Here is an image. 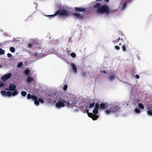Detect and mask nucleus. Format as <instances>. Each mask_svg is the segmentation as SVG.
Returning a JSON list of instances; mask_svg holds the SVG:
<instances>
[{
	"mask_svg": "<svg viewBox=\"0 0 152 152\" xmlns=\"http://www.w3.org/2000/svg\"><path fill=\"white\" fill-rule=\"evenodd\" d=\"M48 99L51 103H55L56 107L59 109L67 105L72 107L75 112H77L79 110L78 107L76 106L77 103L76 97L73 96H71L69 98L67 96L68 99L67 101H66V97H64L61 94L56 91L51 93L48 95Z\"/></svg>",
	"mask_w": 152,
	"mask_h": 152,
	"instance_id": "nucleus-1",
	"label": "nucleus"
},
{
	"mask_svg": "<svg viewBox=\"0 0 152 152\" xmlns=\"http://www.w3.org/2000/svg\"><path fill=\"white\" fill-rule=\"evenodd\" d=\"M30 42H27V47L29 49L34 50L35 53L34 56L35 57L40 59L45 56V50L41 47L42 40L36 38L30 39Z\"/></svg>",
	"mask_w": 152,
	"mask_h": 152,
	"instance_id": "nucleus-2",
	"label": "nucleus"
},
{
	"mask_svg": "<svg viewBox=\"0 0 152 152\" xmlns=\"http://www.w3.org/2000/svg\"><path fill=\"white\" fill-rule=\"evenodd\" d=\"M93 8L96 10V13L101 15L104 14L106 17H108L109 15H116L118 12L117 9L111 10L109 9L107 5H102L101 3H96L93 7Z\"/></svg>",
	"mask_w": 152,
	"mask_h": 152,
	"instance_id": "nucleus-3",
	"label": "nucleus"
},
{
	"mask_svg": "<svg viewBox=\"0 0 152 152\" xmlns=\"http://www.w3.org/2000/svg\"><path fill=\"white\" fill-rule=\"evenodd\" d=\"M105 106L104 105V103H102L100 104L98 103H96L94 106V108L93 110V114L88 113V116L91 118L93 120H97L99 117L96 115L98 113L99 110L105 109Z\"/></svg>",
	"mask_w": 152,
	"mask_h": 152,
	"instance_id": "nucleus-4",
	"label": "nucleus"
},
{
	"mask_svg": "<svg viewBox=\"0 0 152 152\" xmlns=\"http://www.w3.org/2000/svg\"><path fill=\"white\" fill-rule=\"evenodd\" d=\"M104 105L106 106L105 113L107 115L112 113L117 114L121 109L119 106L115 104L107 105L106 103H104Z\"/></svg>",
	"mask_w": 152,
	"mask_h": 152,
	"instance_id": "nucleus-5",
	"label": "nucleus"
},
{
	"mask_svg": "<svg viewBox=\"0 0 152 152\" xmlns=\"http://www.w3.org/2000/svg\"><path fill=\"white\" fill-rule=\"evenodd\" d=\"M75 10L77 12H80L81 13H73V15L77 18L79 19H83L85 16L84 13L86 11V9L83 7H75Z\"/></svg>",
	"mask_w": 152,
	"mask_h": 152,
	"instance_id": "nucleus-6",
	"label": "nucleus"
},
{
	"mask_svg": "<svg viewBox=\"0 0 152 152\" xmlns=\"http://www.w3.org/2000/svg\"><path fill=\"white\" fill-rule=\"evenodd\" d=\"M68 9V8H65L64 6H61L59 8V10L56 11L57 15L60 17H66L68 16L70 14Z\"/></svg>",
	"mask_w": 152,
	"mask_h": 152,
	"instance_id": "nucleus-7",
	"label": "nucleus"
},
{
	"mask_svg": "<svg viewBox=\"0 0 152 152\" xmlns=\"http://www.w3.org/2000/svg\"><path fill=\"white\" fill-rule=\"evenodd\" d=\"M18 91L17 89L14 90H8L5 89L4 90L1 91V93L3 96H7L8 97H10L11 96H15L18 94Z\"/></svg>",
	"mask_w": 152,
	"mask_h": 152,
	"instance_id": "nucleus-8",
	"label": "nucleus"
},
{
	"mask_svg": "<svg viewBox=\"0 0 152 152\" xmlns=\"http://www.w3.org/2000/svg\"><path fill=\"white\" fill-rule=\"evenodd\" d=\"M138 107L136 108L134 111L135 113L136 114L140 113L141 110L143 109L144 108V105L141 103H138Z\"/></svg>",
	"mask_w": 152,
	"mask_h": 152,
	"instance_id": "nucleus-9",
	"label": "nucleus"
},
{
	"mask_svg": "<svg viewBox=\"0 0 152 152\" xmlns=\"http://www.w3.org/2000/svg\"><path fill=\"white\" fill-rule=\"evenodd\" d=\"M33 100L34 101L35 104L37 106L39 105V102L43 103L44 102L43 100L39 99L36 96L33 97Z\"/></svg>",
	"mask_w": 152,
	"mask_h": 152,
	"instance_id": "nucleus-10",
	"label": "nucleus"
},
{
	"mask_svg": "<svg viewBox=\"0 0 152 152\" xmlns=\"http://www.w3.org/2000/svg\"><path fill=\"white\" fill-rule=\"evenodd\" d=\"M117 78H118L114 73H112L108 75L107 79L109 81L112 82Z\"/></svg>",
	"mask_w": 152,
	"mask_h": 152,
	"instance_id": "nucleus-11",
	"label": "nucleus"
},
{
	"mask_svg": "<svg viewBox=\"0 0 152 152\" xmlns=\"http://www.w3.org/2000/svg\"><path fill=\"white\" fill-rule=\"evenodd\" d=\"M96 103L94 100H90L89 101L88 104L89 106L86 105L85 107L87 110L91 109L94 107Z\"/></svg>",
	"mask_w": 152,
	"mask_h": 152,
	"instance_id": "nucleus-12",
	"label": "nucleus"
},
{
	"mask_svg": "<svg viewBox=\"0 0 152 152\" xmlns=\"http://www.w3.org/2000/svg\"><path fill=\"white\" fill-rule=\"evenodd\" d=\"M127 5V3L126 2L124 1L121 4V6L119 7V10L121 11H123L126 9Z\"/></svg>",
	"mask_w": 152,
	"mask_h": 152,
	"instance_id": "nucleus-13",
	"label": "nucleus"
},
{
	"mask_svg": "<svg viewBox=\"0 0 152 152\" xmlns=\"http://www.w3.org/2000/svg\"><path fill=\"white\" fill-rule=\"evenodd\" d=\"M12 76V74L11 72L4 75L1 77V79L3 80H7L9 79Z\"/></svg>",
	"mask_w": 152,
	"mask_h": 152,
	"instance_id": "nucleus-14",
	"label": "nucleus"
},
{
	"mask_svg": "<svg viewBox=\"0 0 152 152\" xmlns=\"http://www.w3.org/2000/svg\"><path fill=\"white\" fill-rule=\"evenodd\" d=\"M148 110L147 113V115L149 116L152 115V106H148L147 107Z\"/></svg>",
	"mask_w": 152,
	"mask_h": 152,
	"instance_id": "nucleus-15",
	"label": "nucleus"
},
{
	"mask_svg": "<svg viewBox=\"0 0 152 152\" xmlns=\"http://www.w3.org/2000/svg\"><path fill=\"white\" fill-rule=\"evenodd\" d=\"M71 65L73 72L75 73H77V70L76 65L73 63H71Z\"/></svg>",
	"mask_w": 152,
	"mask_h": 152,
	"instance_id": "nucleus-16",
	"label": "nucleus"
},
{
	"mask_svg": "<svg viewBox=\"0 0 152 152\" xmlns=\"http://www.w3.org/2000/svg\"><path fill=\"white\" fill-rule=\"evenodd\" d=\"M34 80L33 78L30 75H28L26 79V82L27 83H28Z\"/></svg>",
	"mask_w": 152,
	"mask_h": 152,
	"instance_id": "nucleus-17",
	"label": "nucleus"
},
{
	"mask_svg": "<svg viewBox=\"0 0 152 152\" xmlns=\"http://www.w3.org/2000/svg\"><path fill=\"white\" fill-rule=\"evenodd\" d=\"M16 86L14 84H10L9 86V88L10 89V90L16 89Z\"/></svg>",
	"mask_w": 152,
	"mask_h": 152,
	"instance_id": "nucleus-18",
	"label": "nucleus"
},
{
	"mask_svg": "<svg viewBox=\"0 0 152 152\" xmlns=\"http://www.w3.org/2000/svg\"><path fill=\"white\" fill-rule=\"evenodd\" d=\"M57 15V13L56 11V12L55 13V14L53 15H45V16L46 17L50 18V19H51L52 18H53L55 17Z\"/></svg>",
	"mask_w": 152,
	"mask_h": 152,
	"instance_id": "nucleus-19",
	"label": "nucleus"
},
{
	"mask_svg": "<svg viewBox=\"0 0 152 152\" xmlns=\"http://www.w3.org/2000/svg\"><path fill=\"white\" fill-rule=\"evenodd\" d=\"M30 72L31 71L30 70L27 68L24 72V74L27 76L29 75Z\"/></svg>",
	"mask_w": 152,
	"mask_h": 152,
	"instance_id": "nucleus-20",
	"label": "nucleus"
},
{
	"mask_svg": "<svg viewBox=\"0 0 152 152\" xmlns=\"http://www.w3.org/2000/svg\"><path fill=\"white\" fill-rule=\"evenodd\" d=\"M35 96L34 95H31L30 94H27V98L28 99H31L32 100L33 99V97H35Z\"/></svg>",
	"mask_w": 152,
	"mask_h": 152,
	"instance_id": "nucleus-21",
	"label": "nucleus"
},
{
	"mask_svg": "<svg viewBox=\"0 0 152 152\" xmlns=\"http://www.w3.org/2000/svg\"><path fill=\"white\" fill-rule=\"evenodd\" d=\"M6 84L5 83L2 81H0V88L3 87L4 88L5 87Z\"/></svg>",
	"mask_w": 152,
	"mask_h": 152,
	"instance_id": "nucleus-22",
	"label": "nucleus"
},
{
	"mask_svg": "<svg viewBox=\"0 0 152 152\" xmlns=\"http://www.w3.org/2000/svg\"><path fill=\"white\" fill-rule=\"evenodd\" d=\"M23 65V63L22 62H18V64L17 65V67L19 69Z\"/></svg>",
	"mask_w": 152,
	"mask_h": 152,
	"instance_id": "nucleus-23",
	"label": "nucleus"
},
{
	"mask_svg": "<svg viewBox=\"0 0 152 152\" xmlns=\"http://www.w3.org/2000/svg\"><path fill=\"white\" fill-rule=\"evenodd\" d=\"M21 94L22 96L25 97L27 94V93L24 91H23L21 92Z\"/></svg>",
	"mask_w": 152,
	"mask_h": 152,
	"instance_id": "nucleus-24",
	"label": "nucleus"
},
{
	"mask_svg": "<svg viewBox=\"0 0 152 152\" xmlns=\"http://www.w3.org/2000/svg\"><path fill=\"white\" fill-rule=\"evenodd\" d=\"M5 53V50L2 48H0V55H3Z\"/></svg>",
	"mask_w": 152,
	"mask_h": 152,
	"instance_id": "nucleus-25",
	"label": "nucleus"
},
{
	"mask_svg": "<svg viewBox=\"0 0 152 152\" xmlns=\"http://www.w3.org/2000/svg\"><path fill=\"white\" fill-rule=\"evenodd\" d=\"M70 55L72 57L74 58H75L76 56V54L75 53L73 52L72 53H70Z\"/></svg>",
	"mask_w": 152,
	"mask_h": 152,
	"instance_id": "nucleus-26",
	"label": "nucleus"
},
{
	"mask_svg": "<svg viewBox=\"0 0 152 152\" xmlns=\"http://www.w3.org/2000/svg\"><path fill=\"white\" fill-rule=\"evenodd\" d=\"M122 49L123 52H126V48L125 45H123L122 46Z\"/></svg>",
	"mask_w": 152,
	"mask_h": 152,
	"instance_id": "nucleus-27",
	"label": "nucleus"
},
{
	"mask_svg": "<svg viewBox=\"0 0 152 152\" xmlns=\"http://www.w3.org/2000/svg\"><path fill=\"white\" fill-rule=\"evenodd\" d=\"M10 50L12 53H14L15 52V48L13 47H10Z\"/></svg>",
	"mask_w": 152,
	"mask_h": 152,
	"instance_id": "nucleus-28",
	"label": "nucleus"
},
{
	"mask_svg": "<svg viewBox=\"0 0 152 152\" xmlns=\"http://www.w3.org/2000/svg\"><path fill=\"white\" fill-rule=\"evenodd\" d=\"M54 53L58 57H60L61 56V54L58 52H54Z\"/></svg>",
	"mask_w": 152,
	"mask_h": 152,
	"instance_id": "nucleus-29",
	"label": "nucleus"
},
{
	"mask_svg": "<svg viewBox=\"0 0 152 152\" xmlns=\"http://www.w3.org/2000/svg\"><path fill=\"white\" fill-rule=\"evenodd\" d=\"M68 88V86L67 85H65L63 88V89L64 91L66 90Z\"/></svg>",
	"mask_w": 152,
	"mask_h": 152,
	"instance_id": "nucleus-30",
	"label": "nucleus"
},
{
	"mask_svg": "<svg viewBox=\"0 0 152 152\" xmlns=\"http://www.w3.org/2000/svg\"><path fill=\"white\" fill-rule=\"evenodd\" d=\"M7 56L9 58H11L12 57V55L10 53L7 54Z\"/></svg>",
	"mask_w": 152,
	"mask_h": 152,
	"instance_id": "nucleus-31",
	"label": "nucleus"
},
{
	"mask_svg": "<svg viewBox=\"0 0 152 152\" xmlns=\"http://www.w3.org/2000/svg\"><path fill=\"white\" fill-rule=\"evenodd\" d=\"M133 91H132L131 92V94H130V98L131 99H132V98H134V95H133Z\"/></svg>",
	"mask_w": 152,
	"mask_h": 152,
	"instance_id": "nucleus-32",
	"label": "nucleus"
},
{
	"mask_svg": "<svg viewBox=\"0 0 152 152\" xmlns=\"http://www.w3.org/2000/svg\"><path fill=\"white\" fill-rule=\"evenodd\" d=\"M115 49L117 50H119L120 49L119 47L118 46H115Z\"/></svg>",
	"mask_w": 152,
	"mask_h": 152,
	"instance_id": "nucleus-33",
	"label": "nucleus"
},
{
	"mask_svg": "<svg viewBox=\"0 0 152 152\" xmlns=\"http://www.w3.org/2000/svg\"><path fill=\"white\" fill-rule=\"evenodd\" d=\"M56 40H53L52 41V42H51V43H53L55 45L56 44Z\"/></svg>",
	"mask_w": 152,
	"mask_h": 152,
	"instance_id": "nucleus-34",
	"label": "nucleus"
},
{
	"mask_svg": "<svg viewBox=\"0 0 152 152\" xmlns=\"http://www.w3.org/2000/svg\"><path fill=\"white\" fill-rule=\"evenodd\" d=\"M132 0H127L126 1H125V2H126L127 3V4H129V3L131 2L132 1Z\"/></svg>",
	"mask_w": 152,
	"mask_h": 152,
	"instance_id": "nucleus-35",
	"label": "nucleus"
},
{
	"mask_svg": "<svg viewBox=\"0 0 152 152\" xmlns=\"http://www.w3.org/2000/svg\"><path fill=\"white\" fill-rule=\"evenodd\" d=\"M100 72L102 73H104V74L106 73V71L105 70H101V71H100Z\"/></svg>",
	"mask_w": 152,
	"mask_h": 152,
	"instance_id": "nucleus-36",
	"label": "nucleus"
},
{
	"mask_svg": "<svg viewBox=\"0 0 152 152\" xmlns=\"http://www.w3.org/2000/svg\"><path fill=\"white\" fill-rule=\"evenodd\" d=\"M135 77L137 79H139L140 77V76L138 75H135Z\"/></svg>",
	"mask_w": 152,
	"mask_h": 152,
	"instance_id": "nucleus-37",
	"label": "nucleus"
},
{
	"mask_svg": "<svg viewBox=\"0 0 152 152\" xmlns=\"http://www.w3.org/2000/svg\"><path fill=\"white\" fill-rule=\"evenodd\" d=\"M120 40V38H119L116 41H113V42H114V43H115L116 42H118V41H119V40Z\"/></svg>",
	"mask_w": 152,
	"mask_h": 152,
	"instance_id": "nucleus-38",
	"label": "nucleus"
},
{
	"mask_svg": "<svg viewBox=\"0 0 152 152\" xmlns=\"http://www.w3.org/2000/svg\"><path fill=\"white\" fill-rule=\"evenodd\" d=\"M71 39H72V38L69 37V39L68 42H71V41H72L71 40Z\"/></svg>",
	"mask_w": 152,
	"mask_h": 152,
	"instance_id": "nucleus-39",
	"label": "nucleus"
},
{
	"mask_svg": "<svg viewBox=\"0 0 152 152\" xmlns=\"http://www.w3.org/2000/svg\"><path fill=\"white\" fill-rule=\"evenodd\" d=\"M105 2L108 3L109 1V0H104Z\"/></svg>",
	"mask_w": 152,
	"mask_h": 152,
	"instance_id": "nucleus-40",
	"label": "nucleus"
},
{
	"mask_svg": "<svg viewBox=\"0 0 152 152\" xmlns=\"http://www.w3.org/2000/svg\"><path fill=\"white\" fill-rule=\"evenodd\" d=\"M34 4H36L35 8H36V9H37V4L36 3H34Z\"/></svg>",
	"mask_w": 152,
	"mask_h": 152,
	"instance_id": "nucleus-41",
	"label": "nucleus"
},
{
	"mask_svg": "<svg viewBox=\"0 0 152 152\" xmlns=\"http://www.w3.org/2000/svg\"><path fill=\"white\" fill-rule=\"evenodd\" d=\"M2 65L1 64H0V68H1L2 67Z\"/></svg>",
	"mask_w": 152,
	"mask_h": 152,
	"instance_id": "nucleus-42",
	"label": "nucleus"
},
{
	"mask_svg": "<svg viewBox=\"0 0 152 152\" xmlns=\"http://www.w3.org/2000/svg\"><path fill=\"white\" fill-rule=\"evenodd\" d=\"M102 0H96V1H102Z\"/></svg>",
	"mask_w": 152,
	"mask_h": 152,
	"instance_id": "nucleus-43",
	"label": "nucleus"
},
{
	"mask_svg": "<svg viewBox=\"0 0 152 152\" xmlns=\"http://www.w3.org/2000/svg\"><path fill=\"white\" fill-rule=\"evenodd\" d=\"M48 37L49 39H50L51 37L49 36Z\"/></svg>",
	"mask_w": 152,
	"mask_h": 152,
	"instance_id": "nucleus-44",
	"label": "nucleus"
},
{
	"mask_svg": "<svg viewBox=\"0 0 152 152\" xmlns=\"http://www.w3.org/2000/svg\"><path fill=\"white\" fill-rule=\"evenodd\" d=\"M119 45H121V43H120L119 44Z\"/></svg>",
	"mask_w": 152,
	"mask_h": 152,
	"instance_id": "nucleus-45",
	"label": "nucleus"
},
{
	"mask_svg": "<svg viewBox=\"0 0 152 152\" xmlns=\"http://www.w3.org/2000/svg\"><path fill=\"white\" fill-rule=\"evenodd\" d=\"M94 3H95V2H93Z\"/></svg>",
	"mask_w": 152,
	"mask_h": 152,
	"instance_id": "nucleus-46",
	"label": "nucleus"
},
{
	"mask_svg": "<svg viewBox=\"0 0 152 152\" xmlns=\"http://www.w3.org/2000/svg\"><path fill=\"white\" fill-rule=\"evenodd\" d=\"M138 60H139V58H138Z\"/></svg>",
	"mask_w": 152,
	"mask_h": 152,
	"instance_id": "nucleus-47",
	"label": "nucleus"
}]
</instances>
